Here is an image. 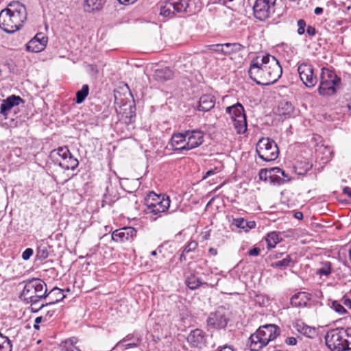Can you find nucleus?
Returning <instances> with one entry per match:
<instances>
[{
	"label": "nucleus",
	"instance_id": "49",
	"mask_svg": "<svg viewBox=\"0 0 351 351\" xmlns=\"http://www.w3.org/2000/svg\"><path fill=\"white\" fill-rule=\"evenodd\" d=\"M33 250L32 248H27L22 254L23 260H28L33 254Z\"/></svg>",
	"mask_w": 351,
	"mask_h": 351
},
{
	"label": "nucleus",
	"instance_id": "39",
	"mask_svg": "<svg viewBox=\"0 0 351 351\" xmlns=\"http://www.w3.org/2000/svg\"><path fill=\"white\" fill-rule=\"evenodd\" d=\"M298 330L304 335L312 338L315 334V330L310 326L298 325Z\"/></svg>",
	"mask_w": 351,
	"mask_h": 351
},
{
	"label": "nucleus",
	"instance_id": "44",
	"mask_svg": "<svg viewBox=\"0 0 351 351\" xmlns=\"http://www.w3.org/2000/svg\"><path fill=\"white\" fill-rule=\"evenodd\" d=\"M210 51L220 53L224 55L223 44L210 45L206 47Z\"/></svg>",
	"mask_w": 351,
	"mask_h": 351
},
{
	"label": "nucleus",
	"instance_id": "34",
	"mask_svg": "<svg viewBox=\"0 0 351 351\" xmlns=\"http://www.w3.org/2000/svg\"><path fill=\"white\" fill-rule=\"evenodd\" d=\"M106 0H85L88 11L99 10L102 8Z\"/></svg>",
	"mask_w": 351,
	"mask_h": 351
},
{
	"label": "nucleus",
	"instance_id": "8",
	"mask_svg": "<svg viewBox=\"0 0 351 351\" xmlns=\"http://www.w3.org/2000/svg\"><path fill=\"white\" fill-rule=\"evenodd\" d=\"M276 0H256L253 5L254 15L259 21H265L276 14H281L276 11Z\"/></svg>",
	"mask_w": 351,
	"mask_h": 351
},
{
	"label": "nucleus",
	"instance_id": "47",
	"mask_svg": "<svg viewBox=\"0 0 351 351\" xmlns=\"http://www.w3.org/2000/svg\"><path fill=\"white\" fill-rule=\"evenodd\" d=\"M297 25L298 26V29L297 31L298 34L299 35L304 34L305 32V27L306 26V21L304 19H300L298 21Z\"/></svg>",
	"mask_w": 351,
	"mask_h": 351
},
{
	"label": "nucleus",
	"instance_id": "33",
	"mask_svg": "<svg viewBox=\"0 0 351 351\" xmlns=\"http://www.w3.org/2000/svg\"><path fill=\"white\" fill-rule=\"evenodd\" d=\"M320 268H319L316 274L319 276L328 277L332 272V264L329 261H322L320 263Z\"/></svg>",
	"mask_w": 351,
	"mask_h": 351
},
{
	"label": "nucleus",
	"instance_id": "27",
	"mask_svg": "<svg viewBox=\"0 0 351 351\" xmlns=\"http://www.w3.org/2000/svg\"><path fill=\"white\" fill-rule=\"evenodd\" d=\"M313 167V165L306 160L298 161L294 166L295 171L297 174L304 176Z\"/></svg>",
	"mask_w": 351,
	"mask_h": 351
},
{
	"label": "nucleus",
	"instance_id": "9",
	"mask_svg": "<svg viewBox=\"0 0 351 351\" xmlns=\"http://www.w3.org/2000/svg\"><path fill=\"white\" fill-rule=\"evenodd\" d=\"M226 111L230 114L238 134H244L247 130L246 116L243 106L240 103L228 106Z\"/></svg>",
	"mask_w": 351,
	"mask_h": 351
},
{
	"label": "nucleus",
	"instance_id": "17",
	"mask_svg": "<svg viewBox=\"0 0 351 351\" xmlns=\"http://www.w3.org/2000/svg\"><path fill=\"white\" fill-rule=\"evenodd\" d=\"M48 38L43 33H38L26 45V49L28 51L38 53L45 49L47 46Z\"/></svg>",
	"mask_w": 351,
	"mask_h": 351
},
{
	"label": "nucleus",
	"instance_id": "62",
	"mask_svg": "<svg viewBox=\"0 0 351 351\" xmlns=\"http://www.w3.org/2000/svg\"><path fill=\"white\" fill-rule=\"evenodd\" d=\"M53 313H54V311H48L47 312V313H46L45 316L44 317H45V321H47V317H48L49 318H50L51 316H53Z\"/></svg>",
	"mask_w": 351,
	"mask_h": 351
},
{
	"label": "nucleus",
	"instance_id": "26",
	"mask_svg": "<svg viewBox=\"0 0 351 351\" xmlns=\"http://www.w3.org/2000/svg\"><path fill=\"white\" fill-rule=\"evenodd\" d=\"M232 224L237 228L243 229L245 232L256 227V222L254 221H247L241 217L234 219Z\"/></svg>",
	"mask_w": 351,
	"mask_h": 351
},
{
	"label": "nucleus",
	"instance_id": "54",
	"mask_svg": "<svg viewBox=\"0 0 351 351\" xmlns=\"http://www.w3.org/2000/svg\"><path fill=\"white\" fill-rule=\"evenodd\" d=\"M342 192L344 195L351 197V188L349 186H344L342 189Z\"/></svg>",
	"mask_w": 351,
	"mask_h": 351
},
{
	"label": "nucleus",
	"instance_id": "53",
	"mask_svg": "<svg viewBox=\"0 0 351 351\" xmlns=\"http://www.w3.org/2000/svg\"><path fill=\"white\" fill-rule=\"evenodd\" d=\"M306 33L311 36H313L316 34L317 33V30L316 29L311 26V25H308L306 28Z\"/></svg>",
	"mask_w": 351,
	"mask_h": 351
},
{
	"label": "nucleus",
	"instance_id": "32",
	"mask_svg": "<svg viewBox=\"0 0 351 351\" xmlns=\"http://www.w3.org/2000/svg\"><path fill=\"white\" fill-rule=\"evenodd\" d=\"M281 240L279 233L276 232H271L267 234L266 242L267 248H274Z\"/></svg>",
	"mask_w": 351,
	"mask_h": 351
},
{
	"label": "nucleus",
	"instance_id": "24",
	"mask_svg": "<svg viewBox=\"0 0 351 351\" xmlns=\"http://www.w3.org/2000/svg\"><path fill=\"white\" fill-rule=\"evenodd\" d=\"M341 82H328L320 80V84L318 88V92L321 95L329 96L335 93V86H338Z\"/></svg>",
	"mask_w": 351,
	"mask_h": 351
},
{
	"label": "nucleus",
	"instance_id": "21",
	"mask_svg": "<svg viewBox=\"0 0 351 351\" xmlns=\"http://www.w3.org/2000/svg\"><path fill=\"white\" fill-rule=\"evenodd\" d=\"M247 346L251 351H259L268 345L265 339L261 337L258 332L252 334L247 340Z\"/></svg>",
	"mask_w": 351,
	"mask_h": 351
},
{
	"label": "nucleus",
	"instance_id": "31",
	"mask_svg": "<svg viewBox=\"0 0 351 351\" xmlns=\"http://www.w3.org/2000/svg\"><path fill=\"white\" fill-rule=\"evenodd\" d=\"M204 284L206 283L203 282L199 278L194 274H191L186 279V285L191 290H195Z\"/></svg>",
	"mask_w": 351,
	"mask_h": 351
},
{
	"label": "nucleus",
	"instance_id": "59",
	"mask_svg": "<svg viewBox=\"0 0 351 351\" xmlns=\"http://www.w3.org/2000/svg\"><path fill=\"white\" fill-rule=\"evenodd\" d=\"M137 346H138V343H130L124 345V347L125 349L136 348Z\"/></svg>",
	"mask_w": 351,
	"mask_h": 351
},
{
	"label": "nucleus",
	"instance_id": "11",
	"mask_svg": "<svg viewBox=\"0 0 351 351\" xmlns=\"http://www.w3.org/2000/svg\"><path fill=\"white\" fill-rule=\"evenodd\" d=\"M228 321L226 310L222 307H219L215 312L211 313L206 320L209 327L216 329L225 328Z\"/></svg>",
	"mask_w": 351,
	"mask_h": 351
},
{
	"label": "nucleus",
	"instance_id": "23",
	"mask_svg": "<svg viewBox=\"0 0 351 351\" xmlns=\"http://www.w3.org/2000/svg\"><path fill=\"white\" fill-rule=\"evenodd\" d=\"M311 300V295L306 292H298L291 298V304L295 307H303Z\"/></svg>",
	"mask_w": 351,
	"mask_h": 351
},
{
	"label": "nucleus",
	"instance_id": "38",
	"mask_svg": "<svg viewBox=\"0 0 351 351\" xmlns=\"http://www.w3.org/2000/svg\"><path fill=\"white\" fill-rule=\"evenodd\" d=\"M12 347L9 338L0 332V351H12Z\"/></svg>",
	"mask_w": 351,
	"mask_h": 351
},
{
	"label": "nucleus",
	"instance_id": "60",
	"mask_svg": "<svg viewBox=\"0 0 351 351\" xmlns=\"http://www.w3.org/2000/svg\"><path fill=\"white\" fill-rule=\"evenodd\" d=\"M324 9L321 7H317L314 10V13L317 15L321 14L323 13Z\"/></svg>",
	"mask_w": 351,
	"mask_h": 351
},
{
	"label": "nucleus",
	"instance_id": "10",
	"mask_svg": "<svg viewBox=\"0 0 351 351\" xmlns=\"http://www.w3.org/2000/svg\"><path fill=\"white\" fill-rule=\"evenodd\" d=\"M298 71L301 80L306 87L312 88L315 86L317 78L314 75L313 67L311 64L302 62L299 64Z\"/></svg>",
	"mask_w": 351,
	"mask_h": 351
},
{
	"label": "nucleus",
	"instance_id": "7",
	"mask_svg": "<svg viewBox=\"0 0 351 351\" xmlns=\"http://www.w3.org/2000/svg\"><path fill=\"white\" fill-rule=\"evenodd\" d=\"M191 0H167L160 6V15L173 17L176 13L191 12Z\"/></svg>",
	"mask_w": 351,
	"mask_h": 351
},
{
	"label": "nucleus",
	"instance_id": "22",
	"mask_svg": "<svg viewBox=\"0 0 351 351\" xmlns=\"http://www.w3.org/2000/svg\"><path fill=\"white\" fill-rule=\"evenodd\" d=\"M215 97L210 94L202 95L198 101L197 110L204 112H208L215 107Z\"/></svg>",
	"mask_w": 351,
	"mask_h": 351
},
{
	"label": "nucleus",
	"instance_id": "3",
	"mask_svg": "<svg viewBox=\"0 0 351 351\" xmlns=\"http://www.w3.org/2000/svg\"><path fill=\"white\" fill-rule=\"evenodd\" d=\"M327 347L331 351L351 350V328H337L327 332L325 336Z\"/></svg>",
	"mask_w": 351,
	"mask_h": 351
},
{
	"label": "nucleus",
	"instance_id": "41",
	"mask_svg": "<svg viewBox=\"0 0 351 351\" xmlns=\"http://www.w3.org/2000/svg\"><path fill=\"white\" fill-rule=\"evenodd\" d=\"M48 256L49 252L47 246L40 245L39 247H38L36 252V257L38 258V259L43 261L46 259L48 257Z\"/></svg>",
	"mask_w": 351,
	"mask_h": 351
},
{
	"label": "nucleus",
	"instance_id": "61",
	"mask_svg": "<svg viewBox=\"0 0 351 351\" xmlns=\"http://www.w3.org/2000/svg\"><path fill=\"white\" fill-rule=\"evenodd\" d=\"M217 351H234V350L230 346H225Z\"/></svg>",
	"mask_w": 351,
	"mask_h": 351
},
{
	"label": "nucleus",
	"instance_id": "56",
	"mask_svg": "<svg viewBox=\"0 0 351 351\" xmlns=\"http://www.w3.org/2000/svg\"><path fill=\"white\" fill-rule=\"evenodd\" d=\"M343 303L346 306H351V300L348 298H343Z\"/></svg>",
	"mask_w": 351,
	"mask_h": 351
},
{
	"label": "nucleus",
	"instance_id": "20",
	"mask_svg": "<svg viewBox=\"0 0 351 351\" xmlns=\"http://www.w3.org/2000/svg\"><path fill=\"white\" fill-rule=\"evenodd\" d=\"M186 138L185 137V133H175L172 135L169 145L171 147V149L176 152H183L186 151Z\"/></svg>",
	"mask_w": 351,
	"mask_h": 351
},
{
	"label": "nucleus",
	"instance_id": "29",
	"mask_svg": "<svg viewBox=\"0 0 351 351\" xmlns=\"http://www.w3.org/2000/svg\"><path fill=\"white\" fill-rule=\"evenodd\" d=\"M320 80L328 82H341V78L334 71L329 69L323 68L320 74Z\"/></svg>",
	"mask_w": 351,
	"mask_h": 351
},
{
	"label": "nucleus",
	"instance_id": "30",
	"mask_svg": "<svg viewBox=\"0 0 351 351\" xmlns=\"http://www.w3.org/2000/svg\"><path fill=\"white\" fill-rule=\"evenodd\" d=\"M78 165V160L72 154H70L66 160L59 162V166L66 170H74L77 167Z\"/></svg>",
	"mask_w": 351,
	"mask_h": 351
},
{
	"label": "nucleus",
	"instance_id": "57",
	"mask_svg": "<svg viewBox=\"0 0 351 351\" xmlns=\"http://www.w3.org/2000/svg\"><path fill=\"white\" fill-rule=\"evenodd\" d=\"M294 217L298 219H303V213L300 211H297L294 213Z\"/></svg>",
	"mask_w": 351,
	"mask_h": 351
},
{
	"label": "nucleus",
	"instance_id": "46",
	"mask_svg": "<svg viewBox=\"0 0 351 351\" xmlns=\"http://www.w3.org/2000/svg\"><path fill=\"white\" fill-rule=\"evenodd\" d=\"M198 243L195 241H191L184 248V252L189 253L195 250L197 247Z\"/></svg>",
	"mask_w": 351,
	"mask_h": 351
},
{
	"label": "nucleus",
	"instance_id": "58",
	"mask_svg": "<svg viewBox=\"0 0 351 351\" xmlns=\"http://www.w3.org/2000/svg\"><path fill=\"white\" fill-rule=\"evenodd\" d=\"M215 169H210V170L208 171L206 173V174H205V176H204V178H208V177H209V176H212V175H213V174H215Z\"/></svg>",
	"mask_w": 351,
	"mask_h": 351
},
{
	"label": "nucleus",
	"instance_id": "13",
	"mask_svg": "<svg viewBox=\"0 0 351 351\" xmlns=\"http://www.w3.org/2000/svg\"><path fill=\"white\" fill-rule=\"evenodd\" d=\"M208 335L201 329H195L189 334L187 341L191 346L202 349L207 345Z\"/></svg>",
	"mask_w": 351,
	"mask_h": 351
},
{
	"label": "nucleus",
	"instance_id": "45",
	"mask_svg": "<svg viewBox=\"0 0 351 351\" xmlns=\"http://www.w3.org/2000/svg\"><path fill=\"white\" fill-rule=\"evenodd\" d=\"M332 307L337 313H338L341 315L345 314L347 312L346 308L340 303H339L337 301L332 302Z\"/></svg>",
	"mask_w": 351,
	"mask_h": 351
},
{
	"label": "nucleus",
	"instance_id": "28",
	"mask_svg": "<svg viewBox=\"0 0 351 351\" xmlns=\"http://www.w3.org/2000/svg\"><path fill=\"white\" fill-rule=\"evenodd\" d=\"M224 55L230 56L238 53L244 49V46L239 43H223Z\"/></svg>",
	"mask_w": 351,
	"mask_h": 351
},
{
	"label": "nucleus",
	"instance_id": "43",
	"mask_svg": "<svg viewBox=\"0 0 351 351\" xmlns=\"http://www.w3.org/2000/svg\"><path fill=\"white\" fill-rule=\"evenodd\" d=\"M272 177L269 181L270 183L274 184H282L286 182V180L279 176L278 173H272Z\"/></svg>",
	"mask_w": 351,
	"mask_h": 351
},
{
	"label": "nucleus",
	"instance_id": "40",
	"mask_svg": "<svg viewBox=\"0 0 351 351\" xmlns=\"http://www.w3.org/2000/svg\"><path fill=\"white\" fill-rule=\"evenodd\" d=\"M272 170H274V167L270 169H261L258 173L259 179L263 181H270L272 177L271 174L274 173Z\"/></svg>",
	"mask_w": 351,
	"mask_h": 351
},
{
	"label": "nucleus",
	"instance_id": "19",
	"mask_svg": "<svg viewBox=\"0 0 351 351\" xmlns=\"http://www.w3.org/2000/svg\"><path fill=\"white\" fill-rule=\"evenodd\" d=\"M23 103L24 100L20 96L14 95L9 96L5 99L3 100L0 106V113L6 119L8 112L13 107Z\"/></svg>",
	"mask_w": 351,
	"mask_h": 351
},
{
	"label": "nucleus",
	"instance_id": "25",
	"mask_svg": "<svg viewBox=\"0 0 351 351\" xmlns=\"http://www.w3.org/2000/svg\"><path fill=\"white\" fill-rule=\"evenodd\" d=\"M173 76V71L168 67L156 69L154 74V79L160 82L169 80L172 79Z\"/></svg>",
	"mask_w": 351,
	"mask_h": 351
},
{
	"label": "nucleus",
	"instance_id": "6",
	"mask_svg": "<svg viewBox=\"0 0 351 351\" xmlns=\"http://www.w3.org/2000/svg\"><path fill=\"white\" fill-rule=\"evenodd\" d=\"M256 151L258 157L266 162L276 160L279 154L277 144L269 138H261L256 144Z\"/></svg>",
	"mask_w": 351,
	"mask_h": 351
},
{
	"label": "nucleus",
	"instance_id": "63",
	"mask_svg": "<svg viewBox=\"0 0 351 351\" xmlns=\"http://www.w3.org/2000/svg\"><path fill=\"white\" fill-rule=\"evenodd\" d=\"M208 252L210 254L213 255V256H216L217 254V251L216 249L213 248V247H210L209 250H208Z\"/></svg>",
	"mask_w": 351,
	"mask_h": 351
},
{
	"label": "nucleus",
	"instance_id": "64",
	"mask_svg": "<svg viewBox=\"0 0 351 351\" xmlns=\"http://www.w3.org/2000/svg\"><path fill=\"white\" fill-rule=\"evenodd\" d=\"M43 319H45L44 317H42V316L38 317L35 319V323L37 324H39L40 323H41L43 322Z\"/></svg>",
	"mask_w": 351,
	"mask_h": 351
},
{
	"label": "nucleus",
	"instance_id": "18",
	"mask_svg": "<svg viewBox=\"0 0 351 351\" xmlns=\"http://www.w3.org/2000/svg\"><path fill=\"white\" fill-rule=\"evenodd\" d=\"M136 235V230L132 227H125L116 230L112 234V239L115 242L123 243L132 240Z\"/></svg>",
	"mask_w": 351,
	"mask_h": 351
},
{
	"label": "nucleus",
	"instance_id": "50",
	"mask_svg": "<svg viewBox=\"0 0 351 351\" xmlns=\"http://www.w3.org/2000/svg\"><path fill=\"white\" fill-rule=\"evenodd\" d=\"M247 254L249 256H258L261 254V249L259 247H254L252 248L251 250H250L248 251Z\"/></svg>",
	"mask_w": 351,
	"mask_h": 351
},
{
	"label": "nucleus",
	"instance_id": "12",
	"mask_svg": "<svg viewBox=\"0 0 351 351\" xmlns=\"http://www.w3.org/2000/svg\"><path fill=\"white\" fill-rule=\"evenodd\" d=\"M266 63L268 64L267 71L269 77L270 85L276 83L281 77L282 69L276 57L270 55H265Z\"/></svg>",
	"mask_w": 351,
	"mask_h": 351
},
{
	"label": "nucleus",
	"instance_id": "14",
	"mask_svg": "<svg viewBox=\"0 0 351 351\" xmlns=\"http://www.w3.org/2000/svg\"><path fill=\"white\" fill-rule=\"evenodd\" d=\"M65 297V295L63 293V290L56 287L49 292L47 291V299H48L49 301L45 304H42L40 306L38 307V308H36V310H34V308L32 307V312L37 313L38 311L42 310L46 306L55 304L62 301Z\"/></svg>",
	"mask_w": 351,
	"mask_h": 351
},
{
	"label": "nucleus",
	"instance_id": "52",
	"mask_svg": "<svg viewBox=\"0 0 351 351\" xmlns=\"http://www.w3.org/2000/svg\"><path fill=\"white\" fill-rule=\"evenodd\" d=\"M285 343L289 346H295L297 343V339L293 337H289L285 339Z\"/></svg>",
	"mask_w": 351,
	"mask_h": 351
},
{
	"label": "nucleus",
	"instance_id": "42",
	"mask_svg": "<svg viewBox=\"0 0 351 351\" xmlns=\"http://www.w3.org/2000/svg\"><path fill=\"white\" fill-rule=\"evenodd\" d=\"M56 152L57 155L62 158V161L67 159L71 154L69 149L66 147H59L56 150L52 152V153Z\"/></svg>",
	"mask_w": 351,
	"mask_h": 351
},
{
	"label": "nucleus",
	"instance_id": "35",
	"mask_svg": "<svg viewBox=\"0 0 351 351\" xmlns=\"http://www.w3.org/2000/svg\"><path fill=\"white\" fill-rule=\"evenodd\" d=\"M89 93V86L87 84H84L81 90L76 93V97L75 101L77 104H80L84 102L86 97L88 96Z\"/></svg>",
	"mask_w": 351,
	"mask_h": 351
},
{
	"label": "nucleus",
	"instance_id": "2",
	"mask_svg": "<svg viewBox=\"0 0 351 351\" xmlns=\"http://www.w3.org/2000/svg\"><path fill=\"white\" fill-rule=\"evenodd\" d=\"M23 289L19 295V298L25 304H31V308H38L37 304L47 299V287L46 283L40 278H31L23 280Z\"/></svg>",
	"mask_w": 351,
	"mask_h": 351
},
{
	"label": "nucleus",
	"instance_id": "37",
	"mask_svg": "<svg viewBox=\"0 0 351 351\" xmlns=\"http://www.w3.org/2000/svg\"><path fill=\"white\" fill-rule=\"evenodd\" d=\"M293 110V107L290 102H281L278 106V112L282 115H289Z\"/></svg>",
	"mask_w": 351,
	"mask_h": 351
},
{
	"label": "nucleus",
	"instance_id": "1",
	"mask_svg": "<svg viewBox=\"0 0 351 351\" xmlns=\"http://www.w3.org/2000/svg\"><path fill=\"white\" fill-rule=\"evenodd\" d=\"M26 19L25 6L19 1L11 2L0 12V27L7 33H14L21 29Z\"/></svg>",
	"mask_w": 351,
	"mask_h": 351
},
{
	"label": "nucleus",
	"instance_id": "5",
	"mask_svg": "<svg viewBox=\"0 0 351 351\" xmlns=\"http://www.w3.org/2000/svg\"><path fill=\"white\" fill-rule=\"evenodd\" d=\"M267 66L268 64L266 63L265 55L256 56L250 62L248 69L250 77L258 85H270Z\"/></svg>",
	"mask_w": 351,
	"mask_h": 351
},
{
	"label": "nucleus",
	"instance_id": "51",
	"mask_svg": "<svg viewBox=\"0 0 351 351\" xmlns=\"http://www.w3.org/2000/svg\"><path fill=\"white\" fill-rule=\"evenodd\" d=\"M134 337V335L132 334H128L126 335L124 338H123L121 340H120L116 345V347L119 346L123 343L126 342L128 341L132 340Z\"/></svg>",
	"mask_w": 351,
	"mask_h": 351
},
{
	"label": "nucleus",
	"instance_id": "48",
	"mask_svg": "<svg viewBox=\"0 0 351 351\" xmlns=\"http://www.w3.org/2000/svg\"><path fill=\"white\" fill-rule=\"evenodd\" d=\"M272 171H274V173H278L279 176H282V178H285L286 180V182L289 181L290 179L288 178V176L286 174L285 171L282 170V169L279 167H274V170Z\"/></svg>",
	"mask_w": 351,
	"mask_h": 351
},
{
	"label": "nucleus",
	"instance_id": "55",
	"mask_svg": "<svg viewBox=\"0 0 351 351\" xmlns=\"http://www.w3.org/2000/svg\"><path fill=\"white\" fill-rule=\"evenodd\" d=\"M120 3L124 5H130L136 2L137 0H118Z\"/></svg>",
	"mask_w": 351,
	"mask_h": 351
},
{
	"label": "nucleus",
	"instance_id": "36",
	"mask_svg": "<svg viewBox=\"0 0 351 351\" xmlns=\"http://www.w3.org/2000/svg\"><path fill=\"white\" fill-rule=\"evenodd\" d=\"M291 262H293L291 256L289 254L282 260L272 263L271 266L274 268L279 267L281 269H285L289 266Z\"/></svg>",
	"mask_w": 351,
	"mask_h": 351
},
{
	"label": "nucleus",
	"instance_id": "15",
	"mask_svg": "<svg viewBox=\"0 0 351 351\" xmlns=\"http://www.w3.org/2000/svg\"><path fill=\"white\" fill-rule=\"evenodd\" d=\"M186 138V151L200 146L204 142V133L200 130H187L184 132Z\"/></svg>",
	"mask_w": 351,
	"mask_h": 351
},
{
	"label": "nucleus",
	"instance_id": "16",
	"mask_svg": "<svg viewBox=\"0 0 351 351\" xmlns=\"http://www.w3.org/2000/svg\"><path fill=\"white\" fill-rule=\"evenodd\" d=\"M256 331L268 343L276 339L280 334V328L277 325L271 324L261 326Z\"/></svg>",
	"mask_w": 351,
	"mask_h": 351
},
{
	"label": "nucleus",
	"instance_id": "4",
	"mask_svg": "<svg viewBox=\"0 0 351 351\" xmlns=\"http://www.w3.org/2000/svg\"><path fill=\"white\" fill-rule=\"evenodd\" d=\"M171 200L169 197L165 194L158 195L154 191L149 192L145 198L146 208L145 212L147 214L155 215L154 219L161 216L162 213H166L170 206Z\"/></svg>",
	"mask_w": 351,
	"mask_h": 351
}]
</instances>
